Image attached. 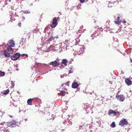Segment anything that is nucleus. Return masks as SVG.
I'll list each match as a JSON object with an SVG mask.
<instances>
[{
  "mask_svg": "<svg viewBox=\"0 0 132 132\" xmlns=\"http://www.w3.org/2000/svg\"><path fill=\"white\" fill-rule=\"evenodd\" d=\"M120 16L119 14H117L114 17V19L116 20L114 21V22L116 24L119 25L121 22H123V20L120 19Z\"/></svg>",
  "mask_w": 132,
  "mask_h": 132,
  "instance_id": "obj_1",
  "label": "nucleus"
},
{
  "mask_svg": "<svg viewBox=\"0 0 132 132\" xmlns=\"http://www.w3.org/2000/svg\"><path fill=\"white\" fill-rule=\"evenodd\" d=\"M46 43L48 45L54 44L55 43L54 37L52 36H51L46 41Z\"/></svg>",
  "mask_w": 132,
  "mask_h": 132,
  "instance_id": "obj_2",
  "label": "nucleus"
},
{
  "mask_svg": "<svg viewBox=\"0 0 132 132\" xmlns=\"http://www.w3.org/2000/svg\"><path fill=\"white\" fill-rule=\"evenodd\" d=\"M7 126L11 127H16L18 125V123L16 122L15 120H13L11 122H8L7 123Z\"/></svg>",
  "mask_w": 132,
  "mask_h": 132,
  "instance_id": "obj_3",
  "label": "nucleus"
},
{
  "mask_svg": "<svg viewBox=\"0 0 132 132\" xmlns=\"http://www.w3.org/2000/svg\"><path fill=\"white\" fill-rule=\"evenodd\" d=\"M128 124V122L126 120V119L123 118L120 121L119 125L123 127L125 125H127Z\"/></svg>",
  "mask_w": 132,
  "mask_h": 132,
  "instance_id": "obj_4",
  "label": "nucleus"
},
{
  "mask_svg": "<svg viewBox=\"0 0 132 132\" xmlns=\"http://www.w3.org/2000/svg\"><path fill=\"white\" fill-rule=\"evenodd\" d=\"M21 56V54L19 53H16L14 55L11 56V59L14 61H15L18 59Z\"/></svg>",
  "mask_w": 132,
  "mask_h": 132,
  "instance_id": "obj_5",
  "label": "nucleus"
},
{
  "mask_svg": "<svg viewBox=\"0 0 132 132\" xmlns=\"http://www.w3.org/2000/svg\"><path fill=\"white\" fill-rule=\"evenodd\" d=\"M68 62L67 60L66 59H62V62H61V63L62 64H64V66L63 65H61V66L59 67L61 69L64 68L65 66H66L67 65V63Z\"/></svg>",
  "mask_w": 132,
  "mask_h": 132,
  "instance_id": "obj_6",
  "label": "nucleus"
},
{
  "mask_svg": "<svg viewBox=\"0 0 132 132\" xmlns=\"http://www.w3.org/2000/svg\"><path fill=\"white\" fill-rule=\"evenodd\" d=\"M63 123L67 127H68L69 126L71 125L72 123V122L69 119H67V120H65Z\"/></svg>",
  "mask_w": 132,
  "mask_h": 132,
  "instance_id": "obj_7",
  "label": "nucleus"
},
{
  "mask_svg": "<svg viewBox=\"0 0 132 132\" xmlns=\"http://www.w3.org/2000/svg\"><path fill=\"white\" fill-rule=\"evenodd\" d=\"M49 64L51 65L54 67H56L60 65V63L56 61L50 62Z\"/></svg>",
  "mask_w": 132,
  "mask_h": 132,
  "instance_id": "obj_8",
  "label": "nucleus"
},
{
  "mask_svg": "<svg viewBox=\"0 0 132 132\" xmlns=\"http://www.w3.org/2000/svg\"><path fill=\"white\" fill-rule=\"evenodd\" d=\"M116 97L117 99H118L121 102L123 101L125 99L123 95H119L117 96H116Z\"/></svg>",
  "mask_w": 132,
  "mask_h": 132,
  "instance_id": "obj_9",
  "label": "nucleus"
},
{
  "mask_svg": "<svg viewBox=\"0 0 132 132\" xmlns=\"http://www.w3.org/2000/svg\"><path fill=\"white\" fill-rule=\"evenodd\" d=\"M125 82L128 86H130L132 84V81L129 78H126L125 80Z\"/></svg>",
  "mask_w": 132,
  "mask_h": 132,
  "instance_id": "obj_10",
  "label": "nucleus"
},
{
  "mask_svg": "<svg viewBox=\"0 0 132 132\" xmlns=\"http://www.w3.org/2000/svg\"><path fill=\"white\" fill-rule=\"evenodd\" d=\"M79 85V84L77 82H74L72 84V87L73 88H77Z\"/></svg>",
  "mask_w": 132,
  "mask_h": 132,
  "instance_id": "obj_11",
  "label": "nucleus"
},
{
  "mask_svg": "<svg viewBox=\"0 0 132 132\" xmlns=\"http://www.w3.org/2000/svg\"><path fill=\"white\" fill-rule=\"evenodd\" d=\"M108 114L109 115L113 114V116H116V112L114 111L111 109L109 110Z\"/></svg>",
  "mask_w": 132,
  "mask_h": 132,
  "instance_id": "obj_12",
  "label": "nucleus"
},
{
  "mask_svg": "<svg viewBox=\"0 0 132 132\" xmlns=\"http://www.w3.org/2000/svg\"><path fill=\"white\" fill-rule=\"evenodd\" d=\"M84 48L85 47L83 46H82L80 48V49L77 50V53L79 54H81L83 53L84 52Z\"/></svg>",
  "mask_w": 132,
  "mask_h": 132,
  "instance_id": "obj_13",
  "label": "nucleus"
},
{
  "mask_svg": "<svg viewBox=\"0 0 132 132\" xmlns=\"http://www.w3.org/2000/svg\"><path fill=\"white\" fill-rule=\"evenodd\" d=\"M3 54L6 57H8L10 56V54L8 53L6 51H4Z\"/></svg>",
  "mask_w": 132,
  "mask_h": 132,
  "instance_id": "obj_14",
  "label": "nucleus"
},
{
  "mask_svg": "<svg viewBox=\"0 0 132 132\" xmlns=\"http://www.w3.org/2000/svg\"><path fill=\"white\" fill-rule=\"evenodd\" d=\"M8 51L10 53H12L13 52V50L11 47H8L7 48Z\"/></svg>",
  "mask_w": 132,
  "mask_h": 132,
  "instance_id": "obj_15",
  "label": "nucleus"
},
{
  "mask_svg": "<svg viewBox=\"0 0 132 132\" xmlns=\"http://www.w3.org/2000/svg\"><path fill=\"white\" fill-rule=\"evenodd\" d=\"M33 99V98H29L28 100L27 103L28 105H32V101Z\"/></svg>",
  "mask_w": 132,
  "mask_h": 132,
  "instance_id": "obj_16",
  "label": "nucleus"
},
{
  "mask_svg": "<svg viewBox=\"0 0 132 132\" xmlns=\"http://www.w3.org/2000/svg\"><path fill=\"white\" fill-rule=\"evenodd\" d=\"M57 20L56 19V18H55L53 19L52 23L57 25Z\"/></svg>",
  "mask_w": 132,
  "mask_h": 132,
  "instance_id": "obj_17",
  "label": "nucleus"
},
{
  "mask_svg": "<svg viewBox=\"0 0 132 132\" xmlns=\"http://www.w3.org/2000/svg\"><path fill=\"white\" fill-rule=\"evenodd\" d=\"M53 45H50V47H49L48 49L50 51H53L54 49L53 48Z\"/></svg>",
  "mask_w": 132,
  "mask_h": 132,
  "instance_id": "obj_18",
  "label": "nucleus"
},
{
  "mask_svg": "<svg viewBox=\"0 0 132 132\" xmlns=\"http://www.w3.org/2000/svg\"><path fill=\"white\" fill-rule=\"evenodd\" d=\"M7 44L9 45V47H14L15 45L14 43H12L11 44H9V43H8Z\"/></svg>",
  "mask_w": 132,
  "mask_h": 132,
  "instance_id": "obj_19",
  "label": "nucleus"
},
{
  "mask_svg": "<svg viewBox=\"0 0 132 132\" xmlns=\"http://www.w3.org/2000/svg\"><path fill=\"white\" fill-rule=\"evenodd\" d=\"M111 127L112 128H114L116 126L115 123L114 122H113L110 125Z\"/></svg>",
  "mask_w": 132,
  "mask_h": 132,
  "instance_id": "obj_20",
  "label": "nucleus"
},
{
  "mask_svg": "<svg viewBox=\"0 0 132 132\" xmlns=\"http://www.w3.org/2000/svg\"><path fill=\"white\" fill-rule=\"evenodd\" d=\"M9 89L6 90L5 92H4L3 94L4 95H6L9 93Z\"/></svg>",
  "mask_w": 132,
  "mask_h": 132,
  "instance_id": "obj_21",
  "label": "nucleus"
},
{
  "mask_svg": "<svg viewBox=\"0 0 132 132\" xmlns=\"http://www.w3.org/2000/svg\"><path fill=\"white\" fill-rule=\"evenodd\" d=\"M56 24H55L54 23H52L51 26V27L52 28H55L57 26Z\"/></svg>",
  "mask_w": 132,
  "mask_h": 132,
  "instance_id": "obj_22",
  "label": "nucleus"
},
{
  "mask_svg": "<svg viewBox=\"0 0 132 132\" xmlns=\"http://www.w3.org/2000/svg\"><path fill=\"white\" fill-rule=\"evenodd\" d=\"M11 84L12 86H11V88H12L14 87L15 84L13 82V81H11Z\"/></svg>",
  "mask_w": 132,
  "mask_h": 132,
  "instance_id": "obj_23",
  "label": "nucleus"
},
{
  "mask_svg": "<svg viewBox=\"0 0 132 132\" xmlns=\"http://www.w3.org/2000/svg\"><path fill=\"white\" fill-rule=\"evenodd\" d=\"M60 94L62 96H64L65 95V92L63 91H61L60 92Z\"/></svg>",
  "mask_w": 132,
  "mask_h": 132,
  "instance_id": "obj_24",
  "label": "nucleus"
},
{
  "mask_svg": "<svg viewBox=\"0 0 132 132\" xmlns=\"http://www.w3.org/2000/svg\"><path fill=\"white\" fill-rule=\"evenodd\" d=\"M76 39V42L75 45H77L80 42V40L78 38H77Z\"/></svg>",
  "mask_w": 132,
  "mask_h": 132,
  "instance_id": "obj_25",
  "label": "nucleus"
},
{
  "mask_svg": "<svg viewBox=\"0 0 132 132\" xmlns=\"http://www.w3.org/2000/svg\"><path fill=\"white\" fill-rule=\"evenodd\" d=\"M5 74V72L4 71L2 72L1 71V74H0V76H4Z\"/></svg>",
  "mask_w": 132,
  "mask_h": 132,
  "instance_id": "obj_26",
  "label": "nucleus"
},
{
  "mask_svg": "<svg viewBox=\"0 0 132 132\" xmlns=\"http://www.w3.org/2000/svg\"><path fill=\"white\" fill-rule=\"evenodd\" d=\"M24 12V13L27 14V13H30V12L29 11L27 10H25V11H23Z\"/></svg>",
  "mask_w": 132,
  "mask_h": 132,
  "instance_id": "obj_27",
  "label": "nucleus"
},
{
  "mask_svg": "<svg viewBox=\"0 0 132 132\" xmlns=\"http://www.w3.org/2000/svg\"><path fill=\"white\" fill-rule=\"evenodd\" d=\"M48 72V71H47V72H46L44 73V72H43V73H41L40 72H39V75L41 76L42 75V74H45L46 73H47Z\"/></svg>",
  "mask_w": 132,
  "mask_h": 132,
  "instance_id": "obj_28",
  "label": "nucleus"
},
{
  "mask_svg": "<svg viewBox=\"0 0 132 132\" xmlns=\"http://www.w3.org/2000/svg\"><path fill=\"white\" fill-rule=\"evenodd\" d=\"M9 42H8V43L9 44H11L12 43H14L13 40H10L9 41Z\"/></svg>",
  "mask_w": 132,
  "mask_h": 132,
  "instance_id": "obj_29",
  "label": "nucleus"
},
{
  "mask_svg": "<svg viewBox=\"0 0 132 132\" xmlns=\"http://www.w3.org/2000/svg\"><path fill=\"white\" fill-rule=\"evenodd\" d=\"M54 115L52 114L51 116V117H52V118H50V119H53V120L54 119Z\"/></svg>",
  "mask_w": 132,
  "mask_h": 132,
  "instance_id": "obj_30",
  "label": "nucleus"
},
{
  "mask_svg": "<svg viewBox=\"0 0 132 132\" xmlns=\"http://www.w3.org/2000/svg\"><path fill=\"white\" fill-rule=\"evenodd\" d=\"M67 74H66V75L65 74V75H60V77L61 78H63L64 76H67Z\"/></svg>",
  "mask_w": 132,
  "mask_h": 132,
  "instance_id": "obj_31",
  "label": "nucleus"
},
{
  "mask_svg": "<svg viewBox=\"0 0 132 132\" xmlns=\"http://www.w3.org/2000/svg\"><path fill=\"white\" fill-rule=\"evenodd\" d=\"M21 19L22 21H23L25 19V18L24 16H22L21 17Z\"/></svg>",
  "mask_w": 132,
  "mask_h": 132,
  "instance_id": "obj_32",
  "label": "nucleus"
},
{
  "mask_svg": "<svg viewBox=\"0 0 132 132\" xmlns=\"http://www.w3.org/2000/svg\"><path fill=\"white\" fill-rule=\"evenodd\" d=\"M85 0H80V2L81 3H83L84 1Z\"/></svg>",
  "mask_w": 132,
  "mask_h": 132,
  "instance_id": "obj_33",
  "label": "nucleus"
},
{
  "mask_svg": "<svg viewBox=\"0 0 132 132\" xmlns=\"http://www.w3.org/2000/svg\"><path fill=\"white\" fill-rule=\"evenodd\" d=\"M117 2V4H118V1H114L113 2V4H114V3H116Z\"/></svg>",
  "mask_w": 132,
  "mask_h": 132,
  "instance_id": "obj_34",
  "label": "nucleus"
},
{
  "mask_svg": "<svg viewBox=\"0 0 132 132\" xmlns=\"http://www.w3.org/2000/svg\"><path fill=\"white\" fill-rule=\"evenodd\" d=\"M73 72V71L70 70L69 71V72L68 73V74H69L70 73H72Z\"/></svg>",
  "mask_w": 132,
  "mask_h": 132,
  "instance_id": "obj_35",
  "label": "nucleus"
},
{
  "mask_svg": "<svg viewBox=\"0 0 132 132\" xmlns=\"http://www.w3.org/2000/svg\"><path fill=\"white\" fill-rule=\"evenodd\" d=\"M44 64L46 65V68H49L50 67V66H49V65H48V64Z\"/></svg>",
  "mask_w": 132,
  "mask_h": 132,
  "instance_id": "obj_36",
  "label": "nucleus"
},
{
  "mask_svg": "<svg viewBox=\"0 0 132 132\" xmlns=\"http://www.w3.org/2000/svg\"><path fill=\"white\" fill-rule=\"evenodd\" d=\"M4 132H10L8 130H5L4 131Z\"/></svg>",
  "mask_w": 132,
  "mask_h": 132,
  "instance_id": "obj_37",
  "label": "nucleus"
},
{
  "mask_svg": "<svg viewBox=\"0 0 132 132\" xmlns=\"http://www.w3.org/2000/svg\"><path fill=\"white\" fill-rule=\"evenodd\" d=\"M21 23H19L18 24V26L19 27H21Z\"/></svg>",
  "mask_w": 132,
  "mask_h": 132,
  "instance_id": "obj_38",
  "label": "nucleus"
},
{
  "mask_svg": "<svg viewBox=\"0 0 132 132\" xmlns=\"http://www.w3.org/2000/svg\"><path fill=\"white\" fill-rule=\"evenodd\" d=\"M82 31L81 30H79L78 31V32H77V33H78V32H79V33L81 32Z\"/></svg>",
  "mask_w": 132,
  "mask_h": 132,
  "instance_id": "obj_39",
  "label": "nucleus"
},
{
  "mask_svg": "<svg viewBox=\"0 0 132 132\" xmlns=\"http://www.w3.org/2000/svg\"><path fill=\"white\" fill-rule=\"evenodd\" d=\"M54 38H59V36L58 35H57L56 36H55V37H54Z\"/></svg>",
  "mask_w": 132,
  "mask_h": 132,
  "instance_id": "obj_40",
  "label": "nucleus"
},
{
  "mask_svg": "<svg viewBox=\"0 0 132 132\" xmlns=\"http://www.w3.org/2000/svg\"><path fill=\"white\" fill-rule=\"evenodd\" d=\"M83 28V26H82L81 27H80V29H82Z\"/></svg>",
  "mask_w": 132,
  "mask_h": 132,
  "instance_id": "obj_41",
  "label": "nucleus"
},
{
  "mask_svg": "<svg viewBox=\"0 0 132 132\" xmlns=\"http://www.w3.org/2000/svg\"><path fill=\"white\" fill-rule=\"evenodd\" d=\"M40 75H39V73H38L36 76V77H38V76H39Z\"/></svg>",
  "mask_w": 132,
  "mask_h": 132,
  "instance_id": "obj_42",
  "label": "nucleus"
},
{
  "mask_svg": "<svg viewBox=\"0 0 132 132\" xmlns=\"http://www.w3.org/2000/svg\"><path fill=\"white\" fill-rule=\"evenodd\" d=\"M9 116L11 118H12V117H13V116L12 115H9Z\"/></svg>",
  "mask_w": 132,
  "mask_h": 132,
  "instance_id": "obj_43",
  "label": "nucleus"
},
{
  "mask_svg": "<svg viewBox=\"0 0 132 132\" xmlns=\"http://www.w3.org/2000/svg\"><path fill=\"white\" fill-rule=\"evenodd\" d=\"M123 23H126V22L125 20H124L123 21Z\"/></svg>",
  "mask_w": 132,
  "mask_h": 132,
  "instance_id": "obj_44",
  "label": "nucleus"
},
{
  "mask_svg": "<svg viewBox=\"0 0 132 132\" xmlns=\"http://www.w3.org/2000/svg\"><path fill=\"white\" fill-rule=\"evenodd\" d=\"M109 5H108V7H112L111 6H110V5H109V4H109Z\"/></svg>",
  "mask_w": 132,
  "mask_h": 132,
  "instance_id": "obj_45",
  "label": "nucleus"
},
{
  "mask_svg": "<svg viewBox=\"0 0 132 132\" xmlns=\"http://www.w3.org/2000/svg\"><path fill=\"white\" fill-rule=\"evenodd\" d=\"M21 55L22 56H23L25 55V54H22Z\"/></svg>",
  "mask_w": 132,
  "mask_h": 132,
  "instance_id": "obj_46",
  "label": "nucleus"
},
{
  "mask_svg": "<svg viewBox=\"0 0 132 132\" xmlns=\"http://www.w3.org/2000/svg\"><path fill=\"white\" fill-rule=\"evenodd\" d=\"M47 28H45V30H44V31H46V30L47 29Z\"/></svg>",
  "mask_w": 132,
  "mask_h": 132,
  "instance_id": "obj_47",
  "label": "nucleus"
},
{
  "mask_svg": "<svg viewBox=\"0 0 132 132\" xmlns=\"http://www.w3.org/2000/svg\"><path fill=\"white\" fill-rule=\"evenodd\" d=\"M25 55H26V56L27 57H28V55L27 54H25Z\"/></svg>",
  "mask_w": 132,
  "mask_h": 132,
  "instance_id": "obj_48",
  "label": "nucleus"
},
{
  "mask_svg": "<svg viewBox=\"0 0 132 132\" xmlns=\"http://www.w3.org/2000/svg\"><path fill=\"white\" fill-rule=\"evenodd\" d=\"M16 69L17 71H18L19 70V69L17 68H16Z\"/></svg>",
  "mask_w": 132,
  "mask_h": 132,
  "instance_id": "obj_49",
  "label": "nucleus"
},
{
  "mask_svg": "<svg viewBox=\"0 0 132 132\" xmlns=\"http://www.w3.org/2000/svg\"><path fill=\"white\" fill-rule=\"evenodd\" d=\"M124 72H123V71L122 70V71H121V73H122V74Z\"/></svg>",
  "mask_w": 132,
  "mask_h": 132,
  "instance_id": "obj_50",
  "label": "nucleus"
},
{
  "mask_svg": "<svg viewBox=\"0 0 132 132\" xmlns=\"http://www.w3.org/2000/svg\"><path fill=\"white\" fill-rule=\"evenodd\" d=\"M100 34V33L99 34H98L97 35H96V36H99V35Z\"/></svg>",
  "mask_w": 132,
  "mask_h": 132,
  "instance_id": "obj_51",
  "label": "nucleus"
},
{
  "mask_svg": "<svg viewBox=\"0 0 132 132\" xmlns=\"http://www.w3.org/2000/svg\"><path fill=\"white\" fill-rule=\"evenodd\" d=\"M19 109H20V110L19 111V113H20V111H21V110L20 109V108H19Z\"/></svg>",
  "mask_w": 132,
  "mask_h": 132,
  "instance_id": "obj_52",
  "label": "nucleus"
},
{
  "mask_svg": "<svg viewBox=\"0 0 132 132\" xmlns=\"http://www.w3.org/2000/svg\"><path fill=\"white\" fill-rule=\"evenodd\" d=\"M27 119H25V121H27Z\"/></svg>",
  "mask_w": 132,
  "mask_h": 132,
  "instance_id": "obj_53",
  "label": "nucleus"
},
{
  "mask_svg": "<svg viewBox=\"0 0 132 132\" xmlns=\"http://www.w3.org/2000/svg\"><path fill=\"white\" fill-rule=\"evenodd\" d=\"M62 87L63 86V84H62L61 85Z\"/></svg>",
  "mask_w": 132,
  "mask_h": 132,
  "instance_id": "obj_54",
  "label": "nucleus"
},
{
  "mask_svg": "<svg viewBox=\"0 0 132 132\" xmlns=\"http://www.w3.org/2000/svg\"><path fill=\"white\" fill-rule=\"evenodd\" d=\"M17 93H19V92L18 91L17 92Z\"/></svg>",
  "mask_w": 132,
  "mask_h": 132,
  "instance_id": "obj_55",
  "label": "nucleus"
},
{
  "mask_svg": "<svg viewBox=\"0 0 132 132\" xmlns=\"http://www.w3.org/2000/svg\"><path fill=\"white\" fill-rule=\"evenodd\" d=\"M82 126H80V127H79V128H80V127H82Z\"/></svg>",
  "mask_w": 132,
  "mask_h": 132,
  "instance_id": "obj_56",
  "label": "nucleus"
},
{
  "mask_svg": "<svg viewBox=\"0 0 132 132\" xmlns=\"http://www.w3.org/2000/svg\"><path fill=\"white\" fill-rule=\"evenodd\" d=\"M47 114H48V115H49V114L50 113H49V112H48V113H47Z\"/></svg>",
  "mask_w": 132,
  "mask_h": 132,
  "instance_id": "obj_57",
  "label": "nucleus"
},
{
  "mask_svg": "<svg viewBox=\"0 0 132 132\" xmlns=\"http://www.w3.org/2000/svg\"><path fill=\"white\" fill-rule=\"evenodd\" d=\"M96 22V21H94V22H95V23Z\"/></svg>",
  "mask_w": 132,
  "mask_h": 132,
  "instance_id": "obj_58",
  "label": "nucleus"
},
{
  "mask_svg": "<svg viewBox=\"0 0 132 132\" xmlns=\"http://www.w3.org/2000/svg\"><path fill=\"white\" fill-rule=\"evenodd\" d=\"M25 111H23L24 112V113L25 112Z\"/></svg>",
  "mask_w": 132,
  "mask_h": 132,
  "instance_id": "obj_59",
  "label": "nucleus"
},
{
  "mask_svg": "<svg viewBox=\"0 0 132 132\" xmlns=\"http://www.w3.org/2000/svg\"><path fill=\"white\" fill-rule=\"evenodd\" d=\"M131 62L132 63V60H131Z\"/></svg>",
  "mask_w": 132,
  "mask_h": 132,
  "instance_id": "obj_60",
  "label": "nucleus"
},
{
  "mask_svg": "<svg viewBox=\"0 0 132 132\" xmlns=\"http://www.w3.org/2000/svg\"><path fill=\"white\" fill-rule=\"evenodd\" d=\"M16 67H18V66H16Z\"/></svg>",
  "mask_w": 132,
  "mask_h": 132,
  "instance_id": "obj_61",
  "label": "nucleus"
},
{
  "mask_svg": "<svg viewBox=\"0 0 132 132\" xmlns=\"http://www.w3.org/2000/svg\"><path fill=\"white\" fill-rule=\"evenodd\" d=\"M23 44H22V45H23Z\"/></svg>",
  "mask_w": 132,
  "mask_h": 132,
  "instance_id": "obj_62",
  "label": "nucleus"
},
{
  "mask_svg": "<svg viewBox=\"0 0 132 132\" xmlns=\"http://www.w3.org/2000/svg\"><path fill=\"white\" fill-rule=\"evenodd\" d=\"M79 36L80 35V34H79Z\"/></svg>",
  "mask_w": 132,
  "mask_h": 132,
  "instance_id": "obj_63",
  "label": "nucleus"
}]
</instances>
